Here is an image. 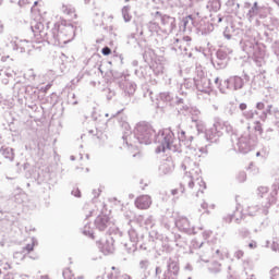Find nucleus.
Returning <instances> with one entry per match:
<instances>
[{
	"label": "nucleus",
	"instance_id": "7",
	"mask_svg": "<svg viewBox=\"0 0 279 279\" xmlns=\"http://www.w3.org/2000/svg\"><path fill=\"white\" fill-rule=\"evenodd\" d=\"M2 156L8 160H14V151L10 147L2 146L0 149Z\"/></svg>",
	"mask_w": 279,
	"mask_h": 279
},
{
	"label": "nucleus",
	"instance_id": "20",
	"mask_svg": "<svg viewBox=\"0 0 279 279\" xmlns=\"http://www.w3.org/2000/svg\"><path fill=\"white\" fill-rule=\"evenodd\" d=\"M256 108L257 110H265V102H257Z\"/></svg>",
	"mask_w": 279,
	"mask_h": 279
},
{
	"label": "nucleus",
	"instance_id": "27",
	"mask_svg": "<svg viewBox=\"0 0 279 279\" xmlns=\"http://www.w3.org/2000/svg\"><path fill=\"white\" fill-rule=\"evenodd\" d=\"M32 12H34V8H32Z\"/></svg>",
	"mask_w": 279,
	"mask_h": 279
},
{
	"label": "nucleus",
	"instance_id": "19",
	"mask_svg": "<svg viewBox=\"0 0 279 279\" xmlns=\"http://www.w3.org/2000/svg\"><path fill=\"white\" fill-rule=\"evenodd\" d=\"M189 21H193V15H187L186 17L183 19L184 27L189 25Z\"/></svg>",
	"mask_w": 279,
	"mask_h": 279
},
{
	"label": "nucleus",
	"instance_id": "11",
	"mask_svg": "<svg viewBox=\"0 0 279 279\" xmlns=\"http://www.w3.org/2000/svg\"><path fill=\"white\" fill-rule=\"evenodd\" d=\"M186 189L184 187V184L180 183L179 186L174 190L171 191V195L175 196V195H183V193H185Z\"/></svg>",
	"mask_w": 279,
	"mask_h": 279
},
{
	"label": "nucleus",
	"instance_id": "4",
	"mask_svg": "<svg viewBox=\"0 0 279 279\" xmlns=\"http://www.w3.org/2000/svg\"><path fill=\"white\" fill-rule=\"evenodd\" d=\"M191 40H192L191 37L185 36L183 37V40L175 39V45L177 47H179L181 51H185L186 53V51H189L186 47H191Z\"/></svg>",
	"mask_w": 279,
	"mask_h": 279
},
{
	"label": "nucleus",
	"instance_id": "22",
	"mask_svg": "<svg viewBox=\"0 0 279 279\" xmlns=\"http://www.w3.org/2000/svg\"><path fill=\"white\" fill-rule=\"evenodd\" d=\"M248 247H251V250H254V247H256V244L250 243V244H248Z\"/></svg>",
	"mask_w": 279,
	"mask_h": 279
},
{
	"label": "nucleus",
	"instance_id": "10",
	"mask_svg": "<svg viewBox=\"0 0 279 279\" xmlns=\"http://www.w3.org/2000/svg\"><path fill=\"white\" fill-rule=\"evenodd\" d=\"M122 14L125 23H130V21H132V15H130V7H124L122 9Z\"/></svg>",
	"mask_w": 279,
	"mask_h": 279
},
{
	"label": "nucleus",
	"instance_id": "8",
	"mask_svg": "<svg viewBox=\"0 0 279 279\" xmlns=\"http://www.w3.org/2000/svg\"><path fill=\"white\" fill-rule=\"evenodd\" d=\"M100 250H101L102 254H105V255L114 253V246H112V244H110V242H108V241L102 243Z\"/></svg>",
	"mask_w": 279,
	"mask_h": 279
},
{
	"label": "nucleus",
	"instance_id": "18",
	"mask_svg": "<svg viewBox=\"0 0 279 279\" xmlns=\"http://www.w3.org/2000/svg\"><path fill=\"white\" fill-rule=\"evenodd\" d=\"M272 250H275V252H278V250H279V238L276 239V240L272 242Z\"/></svg>",
	"mask_w": 279,
	"mask_h": 279
},
{
	"label": "nucleus",
	"instance_id": "1",
	"mask_svg": "<svg viewBox=\"0 0 279 279\" xmlns=\"http://www.w3.org/2000/svg\"><path fill=\"white\" fill-rule=\"evenodd\" d=\"M36 245H38V242H36V240L32 239L29 241V243H27L25 245V247H23L21 251H17L14 253L13 258H15V260H25L27 255H29V254H32V252H34V247H36Z\"/></svg>",
	"mask_w": 279,
	"mask_h": 279
},
{
	"label": "nucleus",
	"instance_id": "3",
	"mask_svg": "<svg viewBox=\"0 0 279 279\" xmlns=\"http://www.w3.org/2000/svg\"><path fill=\"white\" fill-rule=\"evenodd\" d=\"M110 223V217L107 215H99L95 220V226L100 230V232H104L106 228H108V225Z\"/></svg>",
	"mask_w": 279,
	"mask_h": 279
},
{
	"label": "nucleus",
	"instance_id": "15",
	"mask_svg": "<svg viewBox=\"0 0 279 279\" xmlns=\"http://www.w3.org/2000/svg\"><path fill=\"white\" fill-rule=\"evenodd\" d=\"M271 279H279V267H275L270 270Z\"/></svg>",
	"mask_w": 279,
	"mask_h": 279
},
{
	"label": "nucleus",
	"instance_id": "16",
	"mask_svg": "<svg viewBox=\"0 0 279 279\" xmlns=\"http://www.w3.org/2000/svg\"><path fill=\"white\" fill-rule=\"evenodd\" d=\"M113 279H131L129 275L118 272Z\"/></svg>",
	"mask_w": 279,
	"mask_h": 279
},
{
	"label": "nucleus",
	"instance_id": "17",
	"mask_svg": "<svg viewBox=\"0 0 279 279\" xmlns=\"http://www.w3.org/2000/svg\"><path fill=\"white\" fill-rule=\"evenodd\" d=\"M102 56H110L112 53V50L108 47L102 48L101 50Z\"/></svg>",
	"mask_w": 279,
	"mask_h": 279
},
{
	"label": "nucleus",
	"instance_id": "26",
	"mask_svg": "<svg viewBox=\"0 0 279 279\" xmlns=\"http://www.w3.org/2000/svg\"><path fill=\"white\" fill-rule=\"evenodd\" d=\"M216 82H219V78H216Z\"/></svg>",
	"mask_w": 279,
	"mask_h": 279
},
{
	"label": "nucleus",
	"instance_id": "25",
	"mask_svg": "<svg viewBox=\"0 0 279 279\" xmlns=\"http://www.w3.org/2000/svg\"><path fill=\"white\" fill-rule=\"evenodd\" d=\"M256 156H260V153H257Z\"/></svg>",
	"mask_w": 279,
	"mask_h": 279
},
{
	"label": "nucleus",
	"instance_id": "2",
	"mask_svg": "<svg viewBox=\"0 0 279 279\" xmlns=\"http://www.w3.org/2000/svg\"><path fill=\"white\" fill-rule=\"evenodd\" d=\"M135 206L140 210H147L151 206V196L142 195L135 199Z\"/></svg>",
	"mask_w": 279,
	"mask_h": 279
},
{
	"label": "nucleus",
	"instance_id": "14",
	"mask_svg": "<svg viewBox=\"0 0 279 279\" xmlns=\"http://www.w3.org/2000/svg\"><path fill=\"white\" fill-rule=\"evenodd\" d=\"M43 23H36L33 27L32 31L34 32L35 36L38 34V32H41L44 29Z\"/></svg>",
	"mask_w": 279,
	"mask_h": 279
},
{
	"label": "nucleus",
	"instance_id": "24",
	"mask_svg": "<svg viewBox=\"0 0 279 279\" xmlns=\"http://www.w3.org/2000/svg\"><path fill=\"white\" fill-rule=\"evenodd\" d=\"M34 5H38V1H35V2H34Z\"/></svg>",
	"mask_w": 279,
	"mask_h": 279
},
{
	"label": "nucleus",
	"instance_id": "13",
	"mask_svg": "<svg viewBox=\"0 0 279 279\" xmlns=\"http://www.w3.org/2000/svg\"><path fill=\"white\" fill-rule=\"evenodd\" d=\"M172 143H173V137L171 135H168L165 138L163 151H165V149H171V144Z\"/></svg>",
	"mask_w": 279,
	"mask_h": 279
},
{
	"label": "nucleus",
	"instance_id": "28",
	"mask_svg": "<svg viewBox=\"0 0 279 279\" xmlns=\"http://www.w3.org/2000/svg\"><path fill=\"white\" fill-rule=\"evenodd\" d=\"M125 1H130V0H125Z\"/></svg>",
	"mask_w": 279,
	"mask_h": 279
},
{
	"label": "nucleus",
	"instance_id": "23",
	"mask_svg": "<svg viewBox=\"0 0 279 279\" xmlns=\"http://www.w3.org/2000/svg\"><path fill=\"white\" fill-rule=\"evenodd\" d=\"M257 7H258V3L255 2V3H254V8H257Z\"/></svg>",
	"mask_w": 279,
	"mask_h": 279
},
{
	"label": "nucleus",
	"instance_id": "5",
	"mask_svg": "<svg viewBox=\"0 0 279 279\" xmlns=\"http://www.w3.org/2000/svg\"><path fill=\"white\" fill-rule=\"evenodd\" d=\"M175 226L179 230H183V232H189V230H191V222L187 218L178 219Z\"/></svg>",
	"mask_w": 279,
	"mask_h": 279
},
{
	"label": "nucleus",
	"instance_id": "21",
	"mask_svg": "<svg viewBox=\"0 0 279 279\" xmlns=\"http://www.w3.org/2000/svg\"><path fill=\"white\" fill-rule=\"evenodd\" d=\"M240 110H247V105L245 102L240 104Z\"/></svg>",
	"mask_w": 279,
	"mask_h": 279
},
{
	"label": "nucleus",
	"instance_id": "6",
	"mask_svg": "<svg viewBox=\"0 0 279 279\" xmlns=\"http://www.w3.org/2000/svg\"><path fill=\"white\" fill-rule=\"evenodd\" d=\"M137 132L140 136H142V138H148L149 136H151V128L147 125H138Z\"/></svg>",
	"mask_w": 279,
	"mask_h": 279
},
{
	"label": "nucleus",
	"instance_id": "12",
	"mask_svg": "<svg viewBox=\"0 0 279 279\" xmlns=\"http://www.w3.org/2000/svg\"><path fill=\"white\" fill-rule=\"evenodd\" d=\"M233 85L235 90L243 88V78H241V76H235L233 78Z\"/></svg>",
	"mask_w": 279,
	"mask_h": 279
},
{
	"label": "nucleus",
	"instance_id": "9",
	"mask_svg": "<svg viewBox=\"0 0 279 279\" xmlns=\"http://www.w3.org/2000/svg\"><path fill=\"white\" fill-rule=\"evenodd\" d=\"M171 167H173V163L171 161H166L161 165L160 169L162 173L167 174L170 173Z\"/></svg>",
	"mask_w": 279,
	"mask_h": 279
}]
</instances>
